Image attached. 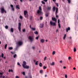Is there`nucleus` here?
Masks as SVG:
<instances>
[{"label":"nucleus","instance_id":"1","mask_svg":"<svg viewBox=\"0 0 78 78\" xmlns=\"http://www.w3.org/2000/svg\"><path fill=\"white\" fill-rule=\"evenodd\" d=\"M50 24L52 26H56V23L52 22V21H50Z\"/></svg>","mask_w":78,"mask_h":78},{"label":"nucleus","instance_id":"2","mask_svg":"<svg viewBox=\"0 0 78 78\" xmlns=\"http://www.w3.org/2000/svg\"><path fill=\"white\" fill-rule=\"evenodd\" d=\"M18 28L20 32L21 31V23H19Z\"/></svg>","mask_w":78,"mask_h":78},{"label":"nucleus","instance_id":"3","mask_svg":"<svg viewBox=\"0 0 78 78\" xmlns=\"http://www.w3.org/2000/svg\"><path fill=\"white\" fill-rule=\"evenodd\" d=\"M58 8L57 7L56 8V11L55 13V14L56 15V17H58V16L57 15V14H58Z\"/></svg>","mask_w":78,"mask_h":78},{"label":"nucleus","instance_id":"4","mask_svg":"<svg viewBox=\"0 0 78 78\" xmlns=\"http://www.w3.org/2000/svg\"><path fill=\"white\" fill-rule=\"evenodd\" d=\"M37 13L38 14H39V15H42V12L41 10H37Z\"/></svg>","mask_w":78,"mask_h":78},{"label":"nucleus","instance_id":"5","mask_svg":"<svg viewBox=\"0 0 78 78\" xmlns=\"http://www.w3.org/2000/svg\"><path fill=\"white\" fill-rule=\"evenodd\" d=\"M28 39H29V40H30V41L31 42H33L34 39L33 37H31V36H29L28 37Z\"/></svg>","mask_w":78,"mask_h":78},{"label":"nucleus","instance_id":"6","mask_svg":"<svg viewBox=\"0 0 78 78\" xmlns=\"http://www.w3.org/2000/svg\"><path fill=\"white\" fill-rule=\"evenodd\" d=\"M1 13L2 14H3L4 12H5V13H6V11L5 10V9L4 8H2L1 9Z\"/></svg>","mask_w":78,"mask_h":78},{"label":"nucleus","instance_id":"7","mask_svg":"<svg viewBox=\"0 0 78 78\" xmlns=\"http://www.w3.org/2000/svg\"><path fill=\"white\" fill-rule=\"evenodd\" d=\"M60 20H59V19H58V26L60 28H61V24H60Z\"/></svg>","mask_w":78,"mask_h":78},{"label":"nucleus","instance_id":"8","mask_svg":"<svg viewBox=\"0 0 78 78\" xmlns=\"http://www.w3.org/2000/svg\"><path fill=\"white\" fill-rule=\"evenodd\" d=\"M51 6H48L46 8V9H47L48 11H50V10H51Z\"/></svg>","mask_w":78,"mask_h":78},{"label":"nucleus","instance_id":"9","mask_svg":"<svg viewBox=\"0 0 78 78\" xmlns=\"http://www.w3.org/2000/svg\"><path fill=\"white\" fill-rule=\"evenodd\" d=\"M52 21H55V22H57V20L55 18H53V17H52Z\"/></svg>","mask_w":78,"mask_h":78},{"label":"nucleus","instance_id":"10","mask_svg":"<svg viewBox=\"0 0 78 78\" xmlns=\"http://www.w3.org/2000/svg\"><path fill=\"white\" fill-rule=\"evenodd\" d=\"M25 65H27V62L25 61L23 62V67H25Z\"/></svg>","mask_w":78,"mask_h":78},{"label":"nucleus","instance_id":"11","mask_svg":"<svg viewBox=\"0 0 78 78\" xmlns=\"http://www.w3.org/2000/svg\"><path fill=\"white\" fill-rule=\"evenodd\" d=\"M22 42L21 41H19L18 42V45H22Z\"/></svg>","mask_w":78,"mask_h":78},{"label":"nucleus","instance_id":"12","mask_svg":"<svg viewBox=\"0 0 78 78\" xmlns=\"http://www.w3.org/2000/svg\"><path fill=\"white\" fill-rule=\"evenodd\" d=\"M24 69H29L30 68V66H28L27 65L24 66V67H23Z\"/></svg>","mask_w":78,"mask_h":78},{"label":"nucleus","instance_id":"13","mask_svg":"<svg viewBox=\"0 0 78 78\" xmlns=\"http://www.w3.org/2000/svg\"><path fill=\"white\" fill-rule=\"evenodd\" d=\"M66 32H68V31H70V27H68V28H66Z\"/></svg>","mask_w":78,"mask_h":78},{"label":"nucleus","instance_id":"14","mask_svg":"<svg viewBox=\"0 0 78 78\" xmlns=\"http://www.w3.org/2000/svg\"><path fill=\"white\" fill-rule=\"evenodd\" d=\"M40 41L41 42V43H43L44 42H45V40H44V39H42L40 40Z\"/></svg>","mask_w":78,"mask_h":78},{"label":"nucleus","instance_id":"15","mask_svg":"<svg viewBox=\"0 0 78 78\" xmlns=\"http://www.w3.org/2000/svg\"><path fill=\"white\" fill-rule=\"evenodd\" d=\"M28 14V12L27 11L25 10L24 12V15H26V14Z\"/></svg>","mask_w":78,"mask_h":78},{"label":"nucleus","instance_id":"16","mask_svg":"<svg viewBox=\"0 0 78 78\" xmlns=\"http://www.w3.org/2000/svg\"><path fill=\"white\" fill-rule=\"evenodd\" d=\"M40 28H43V27H44V24H40Z\"/></svg>","mask_w":78,"mask_h":78},{"label":"nucleus","instance_id":"17","mask_svg":"<svg viewBox=\"0 0 78 78\" xmlns=\"http://www.w3.org/2000/svg\"><path fill=\"white\" fill-rule=\"evenodd\" d=\"M10 32H12V33H13V32H14V29H13V28H11V29H10Z\"/></svg>","mask_w":78,"mask_h":78},{"label":"nucleus","instance_id":"18","mask_svg":"<svg viewBox=\"0 0 78 78\" xmlns=\"http://www.w3.org/2000/svg\"><path fill=\"white\" fill-rule=\"evenodd\" d=\"M16 9H20V8L19 7V5H16Z\"/></svg>","mask_w":78,"mask_h":78},{"label":"nucleus","instance_id":"19","mask_svg":"<svg viewBox=\"0 0 78 78\" xmlns=\"http://www.w3.org/2000/svg\"><path fill=\"white\" fill-rule=\"evenodd\" d=\"M56 9V7H53L52 8V10L53 11L55 12V9Z\"/></svg>","mask_w":78,"mask_h":78},{"label":"nucleus","instance_id":"20","mask_svg":"<svg viewBox=\"0 0 78 78\" xmlns=\"http://www.w3.org/2000/svg\"><path fill=\"white\" fill-rule=\"evenodd\" d=\"M24 16L26 18H28L29 17L28 14H26V15H24Z\"/></svg>","mask_w":78,"mask_h":78},{"label":"nucleus","instance_id":"21","mask_svg":"<svg viewBox=\"0 0 78 78\" xmlns=\"http://www.w3.org/2000/svg\"><path fill=\"white\" fill-rule=\"evenodd\" d=\"M39 9L40 11H42V8L41 6H40L39 7Z\"/></svg>","mask_w":78,"mask_h":78},{"label":"nucleus","instance_id":"22","mask_svg":"<svg viewBox=\"0 0 78 78\" xmlns=\"http://www.w3.org/2000/svg\"><path fill=\"white\" fill-rule=\"evenodd\" d=\"M45 16L46 17H48V13H46L45 14Z\"/></svg>","mask_w":78,"mask_h":78},{"label":"nucleus","instance_id":"23","mask_svg":"<svg viewBox=\"0 0 78 78\" xmlns=\"http://www.w3.org/2000/svg\"><path fill=\"white\" fill-rule=\"evenodd\" d=\"M9 50H12V49H13V48H12V47H10L9 48H8Z\"/></svg>","mask_w":78,"mask_h":78},{"label":"nucleus","instance_id":"24","mask_svg":"<svg viewBox=\"0 0 78 78\" xmlns=\"http://www.w3.org/2000/svg\"><path fill=\"white\" fill-rule=\"evenodd\" d=\"M51 66H54L55 65V62H52L51 64Z\"/></svg>","mask_w":78,"mask_h":78},{"label":"nucleus","instance_id":"25","mask_svg":"<svg viewBox=\"0 0 78 78\" xmlns=\"http://www.w3.org/2000/svg\"><path fill=\"white\" fill-rule=\"evenodd\" d=\"M38 62H39V61H37V62H36L35 63V65H36V66H37V65H38Z\"/></svg>","mask_w":78,"mask_h":78},{"label":"nucleus","instance_id":"26","mask_svg":"<svg viewBox=\"0 0 78 78\" xmlns=\"http://www.w3.org/2000/svg\"><path fill=\"white\" fill-rule=\"evenodd\" d=\"M66 34H65L64 35V36L63 37V39L64 40H65V39H66Z\"/></svg>","mask_w":78,"mask_h":78},{"label":"nucleus","instance_id":"27","mask_svg":"<svg viewBox=\"0 0 78 78\" xmlns=\"http://www.w3.org/2000/svg\"><path fill=\"white\" fill-rule=\"evenodd\" d=\"M34 34H38V32L37 31L34 32Z\"/></svg>","mask_w":78,"mask_h":78},{"label":"nucleus","instance_id":"28","mask_svg":"<svg viewBox=\"0 0 78 78\" xmlns=\"http://www.w3.org/2000/svg\"><path fill=\"white\" fill-rule=\"evenodd\" d=\"M31 29L33 31H35L36 30V28L33 27H32Z\"/></svg>","mask_w":78,"mask_h":78},{"label":"nucleus","instance_id":"29","mask_svg":"<svg viewBox=\"0 0 78 78\" xmlns=\"http://www.w3.org/2000/svg\"><path fill=\"white\" fill-rule=\"evenodd\" d=\"M41 3H42V4H43V5H45V3L44 2L42 1H41Z\"/></svg>","mask_w":78,"mask_h":78},{"label":"nucleus","instance_id":"30","mask_svg":"<svg viewBox=\"0 0 78 78\" xmlns=\"http://www.w3.org/2000/svg\"><path fill=\"white\" fill-rule=\"evenodd\" d=\"M40 67H42V64L41 63H40V64L39 65Z\"/></svg>","mask_w":78,"mask_h":78},{"label":"nucleus","instance_id":"31","mask_svg":"<svg viewBox=\"0 0 78 78\" xmlns=\"http://www.w3.org/2000/svg\"><path fill=\"white\" fill-rule=\"evenodd\" d=\"M40 20H42L43 19V17L42 16H41L40 17Z\"/></svg>","mask_w":78,"mask_h":78},{"label":"nucleus","instance_id":"32","mask_svg":"<svg viewBox=\"0 0 78 78\" xmlns=\"http://www.w3.org/2000/svg\"><path fill=\"white\" fill-rule=\"evenodd\" d=\"M55 5H56L57 6V7H58V6H59V4L58 3H56Z\"/></svg>","mask_w":78,"mask_h":78},{"label":"nucleus","instance_id":"33","mask_svg":"<svg viewBox=\"0 0 78 78\" xmlns=\"http://www.w3.org/2000/svg\"><path fill=\"white\" fill-rule=\"evenodd\" d=\"M7 47V44H6L5 45V49H6V48Z\"/></svg>","mask_w":78,"mask_h":78},{"label":"nucleus","instance_id":"34","mask_svg":"<svg viewBox=\"0 0 78 78\" xmlns=\"http://www.w3.org/2000/svg\"><path fill=\"white\" fill-rule=\"evenodd\" d=\"M3 56H4V54L3 53H2L1 55V57H2V58H3Z\"/></svg>","mask_w":78,"mask_h":78},{"label":"nucleus","instance_id":"35","mask_svg":"<svg viewBox=\"0 0 78 78\" xmlns=\"http://www.w3.org/2000/svg\"><path fill=\"white\" fill-rule=\"evenodd\" d=\"M5 28L6 29H8V26H5Z\"/></svg>","mask_w":78,"mask_h":78},{"label":"nucleus","instance_id":"36","mask_svg":"<svg viewBox=\"0 0 78 78\" xmlns=\"http://www.w3.org/2000/svg\"><path fill=\"white\" fill-rule=\"evenodd\" d=\"M46 59H47V57H45L44 58V61H46Z\"/></svg>","mask_w":78,"mask_h":78},{"label":"nucleus","instance_id":"37","mask_svg":"<svg viewBox=\"0 0 78 78\" xmlns=\"http://www.w3.org/2000/svg\"><path fill=\"white\" fill-rule=\"evenodd\" d=\"M17 65H18V66H20V67H21V65H20V63H19V62H18L17 63Z\"/></svg>","mask_w":78,"mask_h":78},{"label":"nucleus","instance_id":"38","mask_svg":"<svg viewBox=\"0 0 78 78\" xmlns=\"http://www.w3.org/2000/svg\"><path fill=\"white\" fill-rule=\"evenodd\" d=\"M73 50H74V52H75L76 51V48H74Z\"/></svg>","mask_w":78,"mask_h":78},{"label":"nucleus","instance_id":"39","mask_svg":"<svg viewBox=\"0 0 78 78\" xmlns=\"http://www.w3.org/2000/svg\"><path fill=\"white\" fill-rule=\"evenodd\" d=\"M16 56H17V55L15 54L13 56V57H14V58H16Z\"/></svg>","mask_w":78,"mask_h":78},{"label":"nucleus","instance_id":"40","mask_svg":"<svg viewBox=\"0 0 78 78\" xmlns=\"http://www.w3.org/2000/svg\"><path fill=\"white\" fill-rule=\"evenodd\" d=\"M55 54V51H53L52 52V55H54Z\"/></svg>","mask_w":78,"mask_h":78},{"label":"nucleus","instance_id":"41","mask_svg":"<svg viewBox=\"0 0 78 78\" xmlns=\"http://www.w3.org/2000/svg\"><path fill=\"white\" fill-rule=\"evenodd\" d=\"M20 19H23V17H22V16H20Z\"/></svg>","mask_w":78,"mask_h":78},{"label":"nucleus","instance_id":"42","mask_svg":"<svg viewBox=\"0 0 78 78\" xmlns=\"http://www.w3.org/2000/svg\"><path fill=\"white\" fill-rule=\"evenodd\" d=\"M28 78H32V76L31 75L29 76L28 77Z\"/></svg>","mask_w":78,"mask_h":78},{"label":"nucleus","instance_id":"43","mask_svg":"<svg viewBox=\"0 0 78 78\" xmlns=\"http://www.w3.org/2000/svg\"><path fill=\"white\" fill-rule=\"evenodd\" d=\"M32 19H33V17H32V16H31L30 18V20H32Z\"/></svg>","mask_w":78,"mask_h":78},{"label":"nucleus","instance_id":"44","mask_svg":"<svg viewBox=\"0 0 78 78\" xmlns=\"http://www.w3.org/2000/svg\"><path fill=\"white\" fill-rule=\"evenodd\" d=\"M36 39H37V40H38V39H39V37H37L35 38Z\"/></svg>","mask_w":78,"mask_h":78},{"label":"nucleus","instance_id":"45","mask_svg":"<svg viewBox=\"0 0 78 78\" xmlns=\"http://www.w3.org/2000/svg\"><path fill=\"white\" fill-rule=\"evenodd\" d=\"M43 73V70H41L40 71V73Z\"/></svg>","mask_w":78,"mask_h":78},{"label":"nucleus","instance_id":"46","mask_svg":"<svg viewBox=\"0 0 78 78\" xmlns=\"http://www.w3.org/2000/svg\"><path fill=\"white\" fill-rule=\"evenodd\" d=\"M10 7H11V8H13V5L12 4L10 5Z\"/></svg>","mask_w":78,"mask_h":78},{"label":"nucleus","instance_id":"47","mask_svg":"<svg viewBox=\"0 0 78 78\" xmlns=\"http://www.w3.org/2000/svg\"><path fill=\"white\" fill-rule=\"evenodd\" d=\"M25 31H26L25 29H23V32L24 33V32H25Z\"/></svg>","mask_w":78,"mask_h":78},{"label":"nucleus","instance_id":"48","mask_svg":"<svg viewBox=\"0 0 78 78\" xmlns=\"http://www.w3.org/2000/svg\"><path fill=\"white\" fill-rule=\"evenodd\" d=\"M43 67H44V69H47V67H46L45 66H44Z\"/></svg>","mask_w":78,"mask_h":78},{"label":"nucleus","instance_id":"49","mask_svg":"<svg viewBox=\"0 0 78 78\" xmlns=\"http://www.w3.org/2000/svg\"><path fill=\"white\" fill-rule=\"evenodd\" d=\"M23 75H25V72H23Z\"/></svg>","mask_w":78,"mask_h":78},{"label":"nucleus","instance_id":"50","mask_svg":"<svg viewBox=\"0 0 78 78\" xmlns=\"http://www.w3.org/2000/svg\"><path fill=\"white\" fill-rule=\"evenodd\" d=\"M12 11H14V8H12Z\"/></svg>","mask_w":78,"mask_h":78},{"label":"nucleus","instance_id":"51","mask_svg":"<svg viewBox=\"0 0 78 78\" xmlns=\"http://www.w3.org/2000/svg\"><path fill=\"white\" fill-rule=\"evenodd\" d=\"M67 1H68L69 3H70V0H67Z\"/></svg>","mask_w":78,"mask_h":78},{"label":"nucleus","instance_id":"52","mask_svg":"<svg viewBox=\"0 0 78 78\" xmlns=\"http://www.w3.org/2000/svg\"><path fill=\"white\" fill-rule=\"evenodd\" d=\"M65 77L66 78H67V74H66L65 75Z\"/></svg>","mask_w":78,"mask_h":78},{"label":"nucleus","instance_id":"53","mask_svg":"<svg viewBox=\"0 0 78 78\" xmlns=\"http://www.w3.org/2000/svg\"><path fill=\"white\" fill-rule=\"evenodd\" d=\"M44 2H47V1H48V0H43Z\"/></svg>","mask_w":78,"mask_h":78},{"label":"nucleus","instance_id":"54","mask_svg":"<svg viewBox=\"0 0 78 78\" xmlns=\"http://www.w3.org/2000/svg\"><path fill=\"white\" fill-rule=\"evenodd\" d=\"M70 59H71V57H69V58H68L69 60H70Z\"/></svg>","mask_w":78,"mask_h":78},{"label":"nucleus","instance_id":"55","mask_svg":"<svg viewBox=\"0 0 78 78\" xmlns=\"http://www.w3.org/2000/svg\"><path fill=\"white\" fill-rule=\"evenodd\" d=\"M63 69H66V66H64L63 67Z\"/></svg>","mask_w":78,"mask_h":78},{"label":"nucleus","instance_id":"56","mask_svg":"<svg viewBox=\"0 0 78 78\" xmlns=\"http://www.w3.org/2000/svg\"><path fill=\"white\" fill-rule=\"evenodd\" d=\"M60 63H62V60H61L60 61Z\"/></svg>","mask_w":78,"mask_h":78},{"label":"nucleus","instance_id":"57","mask_svg":"<svg viewBox=\"0 0 78 78\" xmlns=\"http://www.w3.org/2000/svg\"><path fill=\"white\" fill-rule=\"evenodd\" d=\"M30 28H31V25H30Z\"/></svg>","mask_w":78,"mask_h":78},{"label":"nucleus","instance_id":"58","mask_svg":"<svg viewBox=\"0 0 78 78\" xmlns=\"http://www.w3.org/2000/svg\"><path fill=\"white\" fill-rule=\"evenodd\" d=\"M3 74L2 73H0V75H3Z\"/></svg>","mask_w":78,"mask_h":78},{"label":"nucleus","instance_id":"59","mask_svg":"<svg viewBox=\"0 0 78 78\" xmlns=\"http://www.w3.org/2000/svg\"><path fill=\"white\" fill-rule=\"evenodd\" d=\"M32 48H33V50H34L35 48L34 47H32Z\"/></svg>","mask_w":78,"mask_h":78},{"label":"nucleus","instance_id":"60","mask_svg":"<svg viewBox=\"0 0 78 78\" xmlns=\"http://www.w3.org/2000/svg\"><path fill=\"white\" fill-rule=\"evenodd\" d=\"M11 71L12 72H13V70H12V69H11Z\"/></svg>","mask_w":78,"mask_h":78},{"label":"nucleus","instance_id":"61","mask_svg":"<svg viewBox=\"0 0 78 78\" xmlns=\"http://www.w3.org/2000/svg\"><path fill=\"white\" fill-rule=\"evenodd\" d=\"M15 78H19V77L18 76H16L15 77Z\"/></svg>","mask_w":78,"mask_h":78},{"label":"nucleus","instance_id":"62","mask_svg":"<svg viewBox=\"0 0 78 78\" xmlns=\"http://www.w3.org/2000/svg\"><path fill=\"white\" fill-rule=\"evenodd\" d=\"M73 70H76V68H73Z\"/></svg>","mask_w":78,"mask_h":78},{"label":"nucleus","instance_id":"63","mask_svg":"<svg viewBox=\"0 0 78 78\" xmlns=\"http://www.w3.org/2000/svg\"><path fill=\"white\" fill-rule=\"evenodd\" d=\"M2 75L0 76V78H2Z\"/></svg>","mask_w":78,"mask_h":78},{"label":"nucleus","instance_id":"64","mask_svg":"<svg viewBox=\"0 0 78 78\" xmlns=\"http://www.w3.org/2000/svg\"><path fill=\"white\" fill-rule=\"evenodd\" d=\"M25 78H28V77H27V76H25Z\"/></svg>","mask_w":78,"mask_h":78}]
</instances>
